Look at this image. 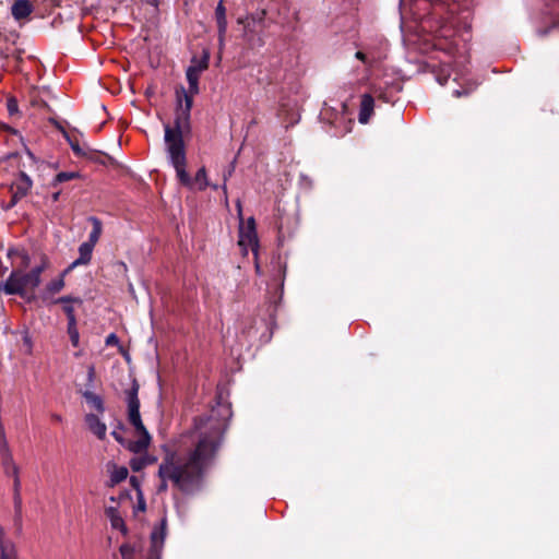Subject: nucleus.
I'll return each mask as SVG.
<instances>
[{
  "instance_id": "nucleus-1",
  "label": "nucleus",
  "mask_w": 559,
  "mask_h": 559,
  "mask_svg": "<svg viewBox=\"0 0 559 559\" xmlns=\"http://www.w3.org/2000/svg\"><path fill=\"white\" fill-rule=\"evenodd\" d=\"M230 417L229 405L217 402L209 415L195 420L194 429L189 437L191 445L185 450L167 452L159 465L160 491L167 489L168 481L185 492L199 485L222 443Z\"/></svg>"
},
{
  "instance_id": "nucleus-2",
  "label": "nucleus",
  "mask_w": 559,
  "mask_h": 559,
  "mask_svg": "<svg viewBox=\"0 0 559 559\" xmlns=\"http://www.w3.org/2000/svg\"><path fill=\"white\" fill-rule=\"evenodd\" d=\"M201 74L193 70L186 71V78L189 84L188 90L183 86L176 88V115L175 126H165V146L169 162H171L179 171V175L187 179L183 171L185 162V142L183 133L190 130V112L193 105V97L199 94V79Z\"/></svg>"
},
{
  "instance_id": "nucleus-3",
  "label": "nucleus",
  "mask_w": 559,
  "mask_h": 559,
  "mask_svg": "<svg viewBox=\"0 0 559 559\" xmlns=\"http://www.w3.org/2000/svg\"><path fill=\"white\" fill-rule=\"evenodd\" d=\"M139 384L133 381L130 390L127 391L128 419L136 430L139 438L128 445L133 453L145 452L151 443V436L144 427L140 415V400L138 397Z\"/></svg>"
},
{
  "instance_id": "nucleus-4",
  "label": "nucleus",
  "mask_w": 559,
  "mask_h": 559,
  "mask_svg": "<svg viewBox=\"0 0 559 559\" xmlns=\"http://www.w3.org/2000/svg\"><path fill=\"white\" fill-rule=\"evenodd\" d=\"M237 212H238V216L240 219L238 245H239L243 255H247L249 250H251L254 253V255L257 257L258 249H259V240H258L255 221L251 216L247 219V222H243L242 207H241V203L239 201L237 202Z\"/></svg>"
},
{
  "instance_id": "nucleus-5",
  "label": "nucleus",
  "mask_w": 559,
  "mask_h": 559,
  "mask_svg": "<svg viewBox=\"0 0 559 559\" xmlns=\"http://www.w3.org/2000/svg\"><path fill=\"white\" fill-rule=\"evenodd\" d=\"M167 520L163 518L158 526L151 533V551L146 559H160L164 542L166 538Z\"/></svg>"
},
{
  "instance_id": "nucleus-6",
  "label": "nucleus",
  "mask_w": 559,
  "mask_h": 559,
  "mask_svg": "<svg viewBox=\"0 0 559 559\" xmlns=\"http://www.w3.org/2000/svg\"><path fill=\"white\" fill-rule=\"evenodd\" d=\"M170 164L173 165V167L175 168L176 170V174H177V177L179 179V181L189 187L190 189H198L200 191L202 190H205L207 187H209V181H207V176H206V170L204 167L200 168L195 176H194V179L192 180L190 178V176L188 175L187 170H186V166H187V159L185 158V162H183V171L187 176V179L182 178L180 175H179V171H178V168L170 162Z\"/></svg>"
},
{
  "instance_id": "nucleus-7",
  "label": "nucleus",
  "mask_w": 559,
  "mask_h": 559,
  "mask_svg": "<svg viewBox=\"0 0 559 559\" xmlns=\"http://www.w3.org/2000/svg\"><path fill=\"white\" fill-rule=\"evenodd\" d=\"M32 186L33 181L29 176L25 173H21L15 181L11 185L12 198L9 206H14L19 200L24 198L29 192Z\"/></svg>"
},
{
  "instance_id": "nucleus-8",
  "label": "nucleus",
  "mask_w": 559,
  "mask_h": 559,
  "mask_svg": "<svg viewBox=\"0 0 559 559\" xmlns=\"http://www.w3.org/2000/svg\"><path fill=\"white\" fill-rule=\"evenodd\" d=\"M4 292L8 295H21L23 296L24 289L21 282V274L12 272L4 283L0 282V292Z\"/></svg>"
},
{
  "instance_id": "nucleus-9",
  "label": "nucleus",
  "mask_w": 559,
  "mask_h": 559,
  "mask_svg": "<svg viewBox=\"0 0 559 559\" xmlns=\"http://www.w3.org/2000/svg\"><path fill=\"white\" fill-rule=\"evenodd\" d=\"M44 271V265L34 267L27 274H21V282L24 293L34 290L40 284V274Z\"/></svg>"
},
{
  "instance_id": "nucleus-10",
  "label": "nucleus",
  "mask_w": 559,
  "mask_h": 559,
  "mask_svg": "<svg viewBox=\"0 0 559 559\" xmlns=\"http://www.w3.org/2000/svg\"><path fill=\"white\" fill-rule=\"evenodd\" d=\"M94 247L87 242H83L79 247V258L75 259L69 266L66 269V272L72 271L74 267L79 265H86L90 263L92 259Z\"/></svg>"
},
{
  "instance_id": "nucleus-11",
  "label": "nucleus",
  "mask_w": 559,
  "mask_h": 559,
  "mask_svg": "<svg viewBox=\"0 0 559 559\" xmlns=\"http://www.w3.org/2000/svg\"><path fill=\"white\" fill-rule=\"evenodd\" d=\"M53 302L62 305V309H63L64 313L67 314L68 323L76 322L73 304L81 305L82 300L80 298H74L71 296H63V297L56 299Z\"/></svg>"
},
{
  "instance_id": "nucleus-12",
  "label": "nucleus",
  "mask_w": 559,
  "mask_h": 559,
  "mask_svg": "<svg viewBox=\"0 0 559 559\" xmlns=\"http://www.w3.org/2000/svg\"><path fill=\"white\" fill-rule=\"evenodd\" d=\"M33 12V4L28 0H15L11 7L12 16L16 21L24 20Z\"/></svg>"
},
{
  "instance_id": "nucleus-13",
  "label": "nucleus",
  "mask_w": 559,
  "mask_h": 559,
  "mask_svg": "<svg viewBox=\"0 0 559 559\" xmlns=\"http://www.w3.org/2000/svg\"><path fill=\"white\" fill-rule=\"evenodd\" d=\"M85 421L87 424L88 429L98 438L104 439L106 437L107 427L105 423L100 420L97 415L87 414L85 416Z\"/></svg>"
},
{
  "instance_id": "nucleus-14",
  "label": "nucleus",
  "mask_w": 559,
  "mask_h": 559,
  "mask_svg": "<svg viewBox=\"0 0 559 559\" xmlns=\"http://www.w3.org/2000/svg\"><path fill=\"white\" fill-rule=\"evenodd\" d=\"M238 23L243 25V38L251 47H260L263 45V40L260 36H255L254 27L255 25L251 24V22L243 21L242 19H238Z\"/></svg>"
},
{
  "instance_id": "nucleus-15",
  "label": "nucleus",
  "mask_w": 559,
  "mask_h": 559,
  "mask_svg": "<svg viewBox=\"0 0 559 559\" xmlns=\"http://www.w3.org/2000/svg\"><path fill=\"white\" fill-rule=\"evenodd\" d=\"M374 100L369 94H364L360 102L358 120L360 123H367L373 112Z\"/></svg>"
},
{
  "instance_id": "nucleus-16",
  "label": "nucleus",
  "mask_w": 559,
  "mask_h": 559,
  "mask_svg": "<svg viewBox=\"0 0 559 559\" xmlns=\"http://www.w3.org/2000/svg\"><path fill=\"white\" fill-rule=\"evenodd\" d=\"M0 559H19L14 544L4 538V531L0 526Z\"/></svg>"
},
{
  "instance_id": "nucleus-17",
  "label": "nucleus",
  "mask_w": 559,
  "mask_h": 559,
  "mask_svg": "<svg viewBox=\"0 0 559 559\" xmlns=\"http://www.w3.org/2000/svg\"><path fill=\"white\" fill-rule=\"evenodd\" d=\"M21 489H22L21 479H15V483H13V506H14V516L16 520H21L22 511H23V500H22Z\"/></svg>"
},
{
  "instance_id": "nucleus-18",
  "label": "nucleus",
  "mask_w": 559,
  "mask_h": 559,
  "mask_svg": "<svg viewBox=\"0 0 559 559\" xmlns=\"http://www.w3.org/2000/svg\"><path fill=\"white\" fill-rule=\"evenodd\" d=\"M105 513L110 521L111 527L121 531L123 534L127 533L123 519L119 514L118 510L114 507L106 508Z\"/></svg>"
},
{
  "instance_id": "nucleus-19",
  "label": "nucleus",
  "mask_w": 559,
  "mask_h": 559,
  "mask_svg": "<svg viewBox=\"0 0 559 559\" xmlns=\"http://www.w3.org/2000/svg\"><path fill=\"white\" fill-rule=\"evenodd\" d=\"M210 62V52L207 50H203L202 57H193L191 59V64L188 67V70H193V72L201 74L209 68Z\"/></svg>"
},
{
  "instance_id": "nucleus-20",
  "label": "nucleus",
  "mask_w": 559,
  "mask_h": 559,
  "mask_svg": "<svg viewBox=\"0 0 559 559\" xmlns=\"http://www.w3.org/2000/svg\"><path fill=\"white\" fill-rule=\"evenodd\" d=\"M221 0L215 9V19L217 23V32L223 34L227 32L226 8Z\"/></svg>"
},
{
  "instance_id": "nucleus-21",
  "label": "nucleus",
  "mask_w": 559,
  "mask_h": 559,
  "mask_svg": "<svg viewBox=\"0 0 559 559\" xmlns=\"http://www.w3.org/2000/svg\"><path fill=\"white\" fill-rule=\"evenodd\" d=\"M80 177V174L76 171H61L58 173L53 179L49 182L48 189H55L59 187L61 183L76 179Z\"/></svg>"
},
{
  "instance_id": "nucleus-22",
  "label": "nucleus",
  "mask_w": 559,
  "mask_h": 559,
  "mask_svg": "<svg viewBox=\"0 0 559 559\" xmlns=\"http://www.w3.org/2000/svg\"><path fill=\"white\" fill-rule=\"evenodd\" d=\"M68 273L69 272H66L64 270L61 275L48 283L45 289V295H55L60 293L64 287V276Z\"/></svg>"
},
{
  "instance_id": "nucleus-23",
  "label": "nucleus",
  "mask_w": 559,
  "mask_h": 559,
  "mask_svg": "<svg viewBox=\"0 0 559 559\" xmlns=\"http://www.w3.org/2000/svg\"><path fill=\"white\" fill-rule=\"evenodd\" d=\"M90 221L93 224V228L90 233L88 240L86 241L91 246L95 247L102 235V223L96 217H91Z\"/></svg>"
},
{
  "instance_id": "nucleus-24",
  "label": "nucleus",
  "mask_w": 559,
  "mask_h": 559,
  "mask_svg": "<svg viewBox=\"0 0 559 559\" xmlns=\"http://www.w3.org/2000/svg\"><path fill=\"white\" fill-rule=\"evenodd\" d=\"M83 396H84L85 401L87 402V404H90L97 412H99V413L104 412V403L99 395H97L91 391H85L83 393Z\"/></svg>"
},
{
  "instance_id": "nucleus-25",
  "label": "nucleus",
  "mask_w": 559,
  "mask_h": 559,
  "mask_svg": "<svg viewBox=\"0 0 559 559\" xmlns=\"http://www.w3.org/2000/svg\"><path fill=\"white\" fill-rule=\"evenodd\" d=\"M265 15H266V11L265 10H260V11H257L248 16H246L245 19H242L243 21H250L251 24L253 25H258V26H262L263 23H264V19H265Z\"/></svg>"
},
{
  "instance_id": "nucleus-26",
  "label": "nucleus",
  "mask_w": 559,
  "mask_h": 559,
  "mask_svg": "<svg viewBox=\"0 0 559 559\" xmlns=\"http://www.w3.org/2000/svg\"><path fill=\"white\" fill-rule=\"evenodd\" d=\"M68 334L70 337V341L74 347L79 346L80 343V333L76 326V322L74 323H68Z\"/></svg>"
},
{
  "instance_id": "nucleus-27",
  "label": "nucleus",
  "mask_w": 559,
  "mask_h": 559,
  "mask_svg": "<svg viewBox=\"0 0 559 559\" xmlns=\"http://www.w3.org/2000/svg\"><path fill=\"white\" fill-rule=\"evenodd\" d=\"M146 465H148V461H146V459L144 456L143 457H134L130 461V467L134 472H140Z\"/></svg>"
},
{
  "instance_id": "nucleus-28",
  "label": "nucleus",
  "mask_w": 559,
  "mask_h": 559,
  "mask_svg": "<svg viewBox=\"0 0 559 559\" xmlns=\"http://www.w3.org/2000/svg\"><path fill=\"white\" fill-rule=\"evenodd\" d=\"M128 476V469L126 467H119L111 474V480L114 483H120Z\"/></svg>"
},
{
  "instance_id": "nucleus-29",
  "label": "nucleus",
  "mask_w": 559,
  "mask_h": 559,
  "mask_svg": "<svg viewBox=\"0 0 559 559\" xmlns=\"http://www.w3.org/2000/svg\"><path fill=\"white\" fill-rule=\"evenodd\" d=\"M235 170V165L234 163L223 173V185H222V190L225 194V197L227 198V180L229 177H231L233 173Z\"/></svg>"
},
{
  "instance_id": "nucleus-30",
  "label": "nucleus",
  "mask_w": 559,
  "mask_h": 559,
  "mask_svg": "<svg viewBox=\"0 0 559 559\" xmlns=\"http://www.w3.org/2000/svg\"><path fill=\"white\" fill-rule=\"evenodd\" d=\"M7 108L10 116L16 115L19 112V105L15 98H9L7 102Z\"/></svg>"
},
{
  "instance_id": "nucleus-31",
  "label": "nucleus",
  "mask_w": 559,
  "mask_h": 559,
  "mask_svg": "<svg viewBox=\"0 0 559 559\" xmlns=\"http://www.w3.org/2000/svg\"><path fill=\"white\" fill-rule=\"evenodd\" d=\"M120 554L122 559H132V547L128 544H123L120 546Z\"/></svg>"
},
{
  "instance_id": "nucleus-32",
  "label": "nucleus",
  "mask_w": 559,
  "mask_h": 559,
  "mask_svg": "<svg viewBox=\"0 0 559 559\" xmlns=\"http://www.w3.org/2000/svg\"><path fill=\"white\" fill-rule=\"evenodd\" d=\"M50 190H51V192H50V194H49V197H48V198H50V200H51L52 202H57V201H59L60 195H61V192H62V189H61V188H59V187H57V188H55V189H50Z\"/></svg>"
},
{
  "instance_id": "nucleus-33",
  "label": "nucleus",
  "mask_w": 559,
  "mask_h": 559,
  "mask_svg": "<svg viewBox=\"0 0 559 559\" xmlns=\"http://www.w3.org/2000/svg\"><path fill=\"white\" fill-rule=\"evenodd\" d=\"M23 341H24V345L26 347V353L31 354L32 353V348H33V343H32V338H31V336L28 335L27 332L24 333Z\"/></svg>"
},
{
  "instance_id": "nucleus-34",
  "label": "nucleus",
  "mask_w": 559,
  "mask_h": 559,
  "mask_svg": "<svg viewBox=\"0 0 559 559\" xmlns=\"http://www.w3.org/2000/svg\"><path fill=\"white\" fill-rule=\"evenodd\" d=\"M69 143H70V146H71L72 151L76 155H83L84 154V151L81 148L80 144L76 141H72V140L69 139Z\"/></svg>"
},
{
  "instance_id": "nucleus-35",
  "label": "nucleus",
  "mask_w": 559,
  "mask_h": 559,
  "mask_svg": "<svg viewBox=\"0 0 559 559\" xmlns=\"http://www.w3.org/2000/svg\"><path fill=\"white\" fill-rule=\"evenodd\" d=\"M119 343V338L115 333H110L106 337V345H117Z\"/></svg>"
},
{
  "instance_id": "nucleus-36",
  "label": "nucleus",
  "mask_w": 559,
  "mask_h": 559,
  "mask_svg": "<svg viewBox=\"0 0 559 559\" xmlns=\"http://www.w3.org/2000/svg\"><path fill=\"white\" fill-rule=\"evenodd\" d=\"M9 258H13L15 255H20L23 260L26 259V255L19 249H9L8 250Z\"/></svg>"
},
{
  "instance_id": "nucleus-37",
  "label": "nucleus",
  "mask_w": 559,
  "mask_h": 559,
  "mask_svg": "<svg viewBox=\"0 0 559 559\" xmlns=\"http://www.w3.org/2000/svg\"><path fill=\"white\" fill-rule=\"evenodd\" d=\"M225 35L226 33H218V46H219V49H223L224 45H225Z\"/></svg>"
},
{
  "instance_id": "nucleus-38",
  "label": "nucleus",
  "mask_w": 559,
  "mask_h": 559,
  "mask_svg": "<svg viewBox=\"0 0 559 559\" xmlns=\"http://www.w3.org/2000/svg\"><path fill=\"white\" fill-rule=\"evenodd\" d=\"M355 56H356L357 59H359L362 62L367 61L366 55L364 52H361V51H357Z\"/></svg>"
},
{
  "instance_id": "nucleus-39",
  "label": "nucleus",
  "mask_w": 559,
  "mask_h": 559,
  "mask_svg": "<svg viewBox=\"0 0 559 559\" xmlns=\"http://www.w3.org/2000/svg\"><path fill=\"white\" fill-rule=\"evenodd\" d=\"M112 436L118 442H123L122 437L117 431H112Z\"/></svg>"
},
{
  "instance_id": "nucleus-40",
  "label": "nucleus",
  "mask_w": 559,
  "mask_h": 559,
  "mask_svg": "<svg viewBox=\"0 0 559 559\" xmlns=\"http://www.w3.org/2000/svg\"><path fill=\"white\" fill-rule=\"evenodd\" d=\"M146 1H147V3H150L151 5H153V7H155V8H157V7H158V4H159V1H158V0H146Z\"/></svg>"
},
{
  "instance_id": "nucleus-41",
  "label": "nucleus",
  "mask_w": 559,
  "mask_h": 559,
  "mask_svg": "<svg viewBox=\"0 0 559 559\" xmlns=\"http://www.w3.org/2000/svg\"><path fill=\"white\" fill-rule=\"evenodd\" d=\"M93 377H94V367L92 366L88 368V378L92 380Z\"/></svg>"
},
{
  "instance_id": "nucleus-42",
  "label": "nucleus",
  "mask_w": 559,
  "mask_h": 559,
  "mask_svg": "<svg viewBox=\"0 0 559 559\" xmlns=\"http://www.w3.org/2000/svg\"><path fill=\"white\" fill-rule=\"evenodd\" d=\"M51 417H52V419H53L55 421H61V420H62L61 415H58V414H53Z\"/></svg>"
},
{
  "instance_id": "nucleus-43",
  "label": "nucleus",
  "mask_w": 559,
  "mask_h": 559,
  "mask_svg": "<svg viewBox=\"0 0 559 559\" xmlns=\"http://www.w3.org/2000/svg\"><path fill=\"white\" fill-rule=\"evenodd\" d=\"M454 96L460 97L463 93L460 90L453 92Z\"/></svg>"
},
{
  "instance_id": "nucleus-44",
  "label": "nucleus",
  "mask_w": 559,
  "mask_h": 559,
  "mask_svg": "<svg viewBox=\"0 0 559 559\" xmlns=\"http://www.w3.org/2000/svg\"><path fill=\"white\" fill-rule=\"evenodd\" d=\"M146 459V461H148V464H152L155 459L154 457H148V456H144Z\"/></svg>"
},
{
  "instance_id": "nucleus-45",
  "label": "nucleus",
  "mask_w": 559,
  "mask_h": 559,
  "mask_svg": "<svg viewBox=\"0 0 559 559\" xmlns=\"http://www.w3.org/2000/svg\"><path fill=\"white\" fill-rule=\"evenodd\" d=\"M439 82H440L441 85H444L447 80H444V81L439 80Z\"/></svg>"
},
{
  "instance_id": "nucleus-46",
  "label": "nucleus",
  "mask_w": 559,
  "mask_h": 559,
  "mask_svg": "<svg viewBox=\"0 0 559 559\" xmlns=\"http://www.w3.org/2000/svg\"><path fill=\"white\" fill-rule=\"evenodd\" d=\"M255 270H257V272H259V271H260V266H259V264H258V263L255 264Z\"/></svg>"
},
{
  "instance_id": "nucleus-47",
  "label": "nucleus",
  "mask_w": 559,
  "mask_h": 559,
  "mask_svg": "<svg viewBox=\"0 0 559 559\" xmlns=\"http://www.w3.org/2000/svg\"><path fill=\"white\" fill-rule=\"evenodd\" d=\"M212 187H213V189H215V190H216V189H218V186H217V185H213Z\"/></svg>"
},
{
  "instance_id": "nucleus-48",
  "label": "nucleus",
  "mask_w": 559,
  "mask_h": 559,
  "mask_svg": "<svg viewBox=\"0 0 559 559\" xmlns=\"http://www.w3.org/2000/svg\"><path fill=\"white\" fill-rule=\"evenodd\" d=\"M119 264L126 269V264L123 262H120Z\"/></svg>"
}]
</instances>
